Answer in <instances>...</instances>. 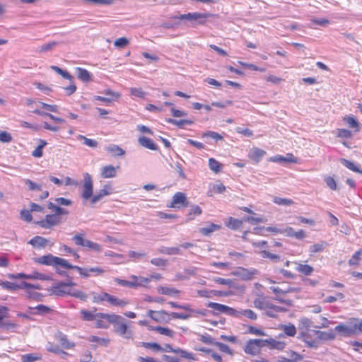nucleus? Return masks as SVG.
I'll use <instances>...</instances> for the list:
<instances>
[{"label": "nucleus", "mask_w": 362, "mask_h": 362, "mask_svg": "<svg viewBox=\"0 0 362 362\" xmlns=\"http://www.w3.org/2000/svg\"><path fill=\"white\" fill-rule=\"evenodd\" d=\"M211 16L213 15L210 13H187L173 16L172 19L175 21V23H164L162 26L166 29L173 28L175 26H178L180 24V21L186 20L190 22L192 27H196L197 25H204L206 23V19Z\"/></svg>", "instance_id": "1"}, {"label": "nucleus", "mask_w": 362, "mask_h": 362, "mask_svg": "<svg viewBox=\"0 0 362 362\" xmlns=\"http://www.w3.org/2000/svg\"><path fill=\"white\" fill-rule=\"evenodd\" d=\"M253 303L255 308L264 310V315L272 318H276L279 313L287 310L283 307L274 305L267 296L257 298L254 300Z\"/></svg>", "instance_id": "2"}, {"label": "nucleus", "mask_w": 362, "mask_h": 362, "mask_svg": "<svg viewBox=\"0 0 362 362\" xmlns=\"http://www.w3.org/2000/svg\"><path fill=\"white\" fill-rule=\"evenodd\" d=\"M72 240L76 245L86 247L93 252H100L103 249L100 244L85 239L83 233L76 234L73 236Z\"/></svg>", "instance_id": "3"}, {"label": "nucleus", "mask_w": 362, "mask_h": 362, "mask_svg": "<svg viewBox=\"0 0 362 362\" xmlns=\"http://www.w3.org/2000/svg\"><path fill=\"white\" fill-rule=\"evenodd\" d=\"M83 176V190L81 192V197L84 200H88L92 199L93 194V183L90 175L88 173H85Z\"/></svg>", "instance_id": "4"}, {"label": "nucleus", "mask_w": 362, "mask_h": 362, "mask_svg": "<svg viewBox=\"0 0 362 362\" xmlns=\"http://www.w3.org/2000/svg\"><path fill=\"white\" fill-rule=\"evenodd\" d=\"M262 347H264L263 339H250L247 341L244 347V351L247 354L256 356L259 353L260 349Z\"/></svg>", "instance_id": "5"}, {"label": "nucleus", "mask_w": 362, "mask_h": 362, "mask_svg": "<svg viewBox=\"0 0 362 362\" xmlns=\"http://www.w3.org/2000/svg\"><path fill=\"white\" fill-rule=\"evenodd\" d=\"M206 306L208 308H212L214 311L212 312L213 315H217V313L215 311H217L218 313H225L229 316L233 315H237L236 310L228 307L227 305L220 304L218 303H214V302H209L206 304Z\"/></svg>", "instance_id": "6"}, {"label": "nucleus", "mask_w": 362, "mask_h": 362, "mask_svg": "<svg viewBox=\"0 0 362 362\" xmlns=\"http://www.w3.org/2000/svg\"><path fill=\"white\" fill-rule=\"evenodd\" d=\"M8 278L11 279H40V280H49L50 279L49 276H48L47 274H41L38 272H34L31 274H24V273L11 274H8Z\"/></svg>", "instance_id": "7"}, {"label": "nucleus", "mask_w": 362, "mask_h": 362, "mask_svg": "<svg viewBox=\"0 0 362 362\" xmlns=\"http://www.w3.org/2000/svg\"><path fill=\"white\" fill-rule=\"evenodd\" d=\"M188 205L189 202L185 194L178 192L173 195L172 202L169 206L180 209L181 207H187Z\"/></svg>", "instance_id": "8"}, {"label": "nucleus", "mask_w": 362, "mask_h": 362, "mask_svg": "<svg viewBox=\"0 0 362 362\" xmlns=\"http://www.w3.org/2000/svg\"><path fill=\"white\" fill-rule=\"evenodd\" d=\"M59 218L54 214H47L45 219L36 222V224L43 228H51L52 226L60 223Z\"/></svg>", "instance_id": "9"}, {"label": "nucleus", "mask_w": 362, "mask_h": 362, "mask_svg": "<svg viewBox=\"0 0 362 362\" xmlns=\"http://www.w3.org/2000/svg\"><path fill=\"white\" fill-rule=\"evenodd\" d=\"M49 291L52 295L64 297L69 296L70 288H66L64 281H59L53 285Z\"/></svg>", "instance_id": "10"}, {"label": "nucleus", "mask_w": 362, "mask_h": 362, "mask_svg": "<svg viewBox=\"0 0 362 362\" xmlns=\"http://www.w3.org/2000/svg\"><path fill=\"white\" fill-rule=\"evenodd\" d=\"M334 330L340 333L341 335L344 337H351L352 335H355L353 318L351 319V321L348 325L341 323L335 327Z\"/></svg>", "instance_id": "11"}, {"label": "nucleus", "mask_w": 362, "mask_h": 362, "mask_svg": "<svg viewBox=\"0 0 362 362\" xmlns=\"http://www.w3.org/2000/svg\"><path fill=\"white\" fill-rule=\"evenodd\" d=\"M0 286L6 290L16 291L18 289L27 288L29 287H33L30 283L26 281H22L20 284H16L10 281H3L0 280Z\"/></svg>", "instance_id": "12"}, {"label": "nucleus", "mask_w": 362, "mask_h": 362, "mask_svg": "<svg viewBox=\"0 0 362 362\" xmlns=\"http://www.w3.org/2000/svg\"><path fill=\"white\" fill-rule=\"evenodd\" d=\"M163 351L167 352H173L175 353L179 357L189 359V360H194L196 361L197 358H196L192 353L187 352V351L177 349H174L170 345L168 344L166 345L165 348L163 349Z\"/></svg>", "instance_id": "13"}, {"label": "nucleus", "mask_w": 362, "mask_h": 362, "mask_svg": "<svg viewBox=\"0 0 362 362\" xmlns=\"http://www.w3.org/2000/svg\"><path fill=\"white\" fill-rule=\"evenodd\" d=\"M257 271L255 269H248L244 267H238L234 274L239 276L243 280H250L253 276L257 274Z\"/></svg>", "instance_id": "14"}, {"label": "nucleus", "mask_w": 362, "mask_h": 362, "mask_svg": "<svg viewBox=\"0 0 362 362\" xmlns=\"http://www.w3.org/2000/svg\"><path fill=\"white\" fill-rule=\"evenodd\" d=\"M112 192V188L110 185H105L103 189L97 192L92 197L90 202L92 204H95L99 202L105 196L110 195Z\"/></svg>", "instance_id": "15"}, {"label": "nucleus", "mask_w": 362, "mask_h": 362, "mask_svg": "<svg viewBox=\"0 0 362 362\" xmlns=\"http://www.w3.org/2000/svg\"><path fill=\"white\" fill-rule=\"evenodd\" d=\"M264 346L272 349L282 350L285 348L286 344L284 341L276 340L273 338L263 339Z\"/></svg>", "instance_id": "16"}, {"label": "nucleus", "mask_w": 362, "mask_h": 362, "mask_svg": "<svg viewBox=\"0 0 362 362\" xmlns=\"http://www.w3.org/2000/svg\"><path fill=\"white\" fill-rule=\"evenodd\" d=\"M31 285L33 287H29L27 288H24L26 291L27 298L33 299L35 300H40L42 295L38 292L35 291V289L40 290L42 288L39 284H33Z\"/></svg>", "instance_id": "17"}, {"label": "nucleus", "mask_w": 362, "mask_h": 362, "mask_svg": "<svg viewBox=\"0 0 362 362\" xmlns=\"http://www.w3.org/2000/svg\"><path fill=\"white\" fill-rule=\"evenodd\" d=\"M76 73L77 74L78 78L84 83L90 82L93 79L92 74H90L86 69L81 67H76Z\"/></svg>", "instance_id": "18"}, {"label": "nucleus", "mask_w": 362, "mask_h": 362, "mask_svg": "<svg viewBox=\"0 0 362 362\" xmlns=\"http://www.w3.org/2000/svg\"><path fill=\"white\" fill-rule=\"evenodd\" d=\"M106 298V301L108 302L110 305L118 306V307H124L127 305V302L123 299H119L117 297L110 295L109 293L104 295Z\"/></svg>", "instance_id": "19"}, {"label": "nucleus", "mask_w": 362, "mask_h": 362, "mask_svg": "<svg viewBox=\"0 0 362 362\" xmlns=\"http://www.w3.org/2000/svg\"><path fill=\"white\" fill-rule=\"evenodd\" d=\"M130 282L134 283L135 284L133 286H131V288H137L140 286H144L146 284L150 282V279L143 276H137L135 275H132L130 276Z\"/></svg>", "instance_id": "20"}, {"label": "nucleus", "mask_w": 362, "mask_h": 362, "mask_svg": "<svg viewBox=\"0 0 362 362\" xmlns=\"http://www.w3.org/2000/svg\"><path fill=\"white\" fill-rule=\"evenodd\" d=\"M138 142L141 146L148 149L154 151L158 149L157 145L153 141V140L144 136H140L138 139Z\"/></svg>", "instance_id": "21"}, {"label": "nucleus", "mask_w": 362, "mask_h": 362, "mask_svg": "<svg viewBox=\"0 0 362 362\" xmlns=\"http://www.w3.org/2000/svg\"><path fill=\"white\" fill-rule=\"evenodd\" d=\"M116 168L113 165H109L103 167L101 169V177L103 178H113L116 177L117 172H116Z\"/></svg>", "instance_id": "22"}, {"label": "nucleus", "mask_w": 362, "mask_h": 362, "mask_svg": "<svg viewBox=\"0 0 362 362\" xmlns=\"http://www.w3.org/2000/svg\"><path fill=\"white\" fill-rule=\"evenodd\" d=\"M47 243L48 240L41 236H35L28 242L29 244L37 248L45 247Z\"/></svg>", "instance_id": "23"}, {"label": "nucleus", "mask_w": 362, "mask_h": 362, "mask_svg": "<svg viewBox=\"0 0 362 362\" xmlns=\"http://www.w3.org/2000/svg\"><path fill=\"white\" fill-rule=\"evenodd\" d=\"M56 259V257L53 256L51 254L43 255L40 257L35 259V262L44 264V265H52L55 266L54 260Z\"/></svg>", "instance_id": "24"}, {"label": "nucleus", "mask_w": 362, "mask_h": 362, "mask_svg": "<svg viewBox=\"0 0 362 362\" xmlns=\"http://www.w3.org/2000/svg\"><path fill=\"white\" fill-rule=\"evenodd\" d=\"M236 313H237V315H233V317H235L237 318H240V317L242 315H243V316L246 317L247 318L252 320H256L257 318V314L253 310H252L250 309H245V310H236Z\"/></svg>", "instance_id": "25"}, {"label": "nucleus", "mask_w": 362, "mask_h": 362, "mask_svg": "<svg viewBox=\"0 0 362 362\" xmlns=\"http://www.w3.org/2000/svg\"><path fill=\"white\" fill-rule=\"evenodd\" d=\"M302 359V356L292 351L289 350L286 351V356L282 357V361L281 362H297V361H300Z\"/></svg>", "instance_id": "26"}, {"label": "nucleus", "mask_w": 362, "mask_h": 362, "mask_svg": "<svg viewBox=\"0 0 362 362\" xmlns=\"http://www.w3.org/2000/svg\"><path fill=\"white\" fill-rule=\"evenodd\" d=\"M158 252L160 254L173 255H180L181 250L178 247H165L161 246L158 248Z\"/></svg>", "instance_id": "27"}, {"label": "nucleus", "mask_w": 362, "mask_h": 362, "mask_svg": "<svg viewBox=\"0 0 362 362\" xmlns=\"http://www.w3.org/2000/svg\"><path fill=\"white\" fill-rule=\"evenodd\" d=\"M296 270L298 272H299L303 275H305V276L310 275L314 270L313 267L308 264H303L301 263H296Z\"/></svg>", "instance_id": "28"}, {"label": "nucleus", "mask_w": 362, "mask_h": 362, "mask_svg": "<svg viewBox=\"0 0 362 362\" xmlns=\"http://www.w3.org/2000/svg\"><path fill=\"white\" fill-rule=\"evenodd\" d=\"M339 161L344 166L350 170L362 174V170L354 162L344 158H340Z\"/></svg>", "instance_id": "29"}, {"label": "nucleus", "mask_w": 362, "mask_h": 362, "mask_svg": "<svg viewBox=\"0 0 362 362\" xmlns=\"http://www.w3.org/2000/svg\"><path fill=\"white\" fill-rule=\"evenodd\" d=\"M279 329L284 331V334L288 337H294L296 334V328L294 325L289 323L288 325H281Z\"/></svg>", "instance_id": "30"}, {"label": "nucleus", "mask_w": 362, "mask_h": 362, "mask_svg": "<svg viewBox=\"0 0 362 362\" xmlns=\"http://www.w3.org/2000/svg\"><path fill=\"white\" fill-rule=\"evenodd\" d=\"M117 332L126 339L132 338V333L127 330V326L124 323H120L116 328Z\"/></svg>", "instance_id": "31"}, {"label": "nucleus", "mask_w": 362, "mask_h": 362, "mask_svg": "<svg viewBox=\"0 0 362 362\" xmlns=\"http://www.w3.org/2000/svg\"><path fill=\"white\" fill-rule=\"evenodd\" d=\"M220 225L214 224V223H210L206 227L201 228L199 229V232L206 236L209 235L211 233L218 230L221 228Z\"/></svg>", "instance_id": "32"}, {"label": "nucleus", "mask_w": 362, "mask_h": 362, "mask_svg": "<svg viewBox=\"0 0 362 362\" xmlns=\"http://www.w3.org/2000/svg\"><path fill=\"white\" fill-rule=\"evenodd\" d=\"M107 151L111 153L115 157L122 156L125 154V151L115 144H110L107 147Z\"/></svg>", "instance_id": "33"}, {"label": "nucleus", "mask_w": 362, "mask_h": 362, "mask_svg": "<svg viewBox=\"0 0 362 362\" xmlns=\"http://www.w3.org/2000/svg\"><path fill=\"white\" fill-rule=\"evenodd\" d=\"M165 121L169 124L177 126L179 128H182L185 124L191 125L194 123V122L191 119L177 120L173 118H167L165 119Z\"/></svg>", "instance_id": "34"}, {"label": "nucleus", "mask_w": 362, "mask_h": 362, "mask_svg": "<svg viewBox=\"0 0 362 362\" xmlns=\"http://www.w3.org/2000/svg\"><path fill=\"white\" fill-rule=\"evenodd\" d=\"M265 153V151L261 148H254L250 153V157L256 162H259Z\"/></svg>", "instance_id": "35"}, {"label": "nucleus", "mask_w": 362, "mask_h": 362, "mask_svg": "<svg viewBox=\"0 0 362 362\" xmlns=\"http://www.w3.org/2000/svg\"><path fill=\"white\" fill-rule=\"evenodd\" d=\"M158 291L159 293L170 296H175L180 293L179 290L167 286H159L158 288Z\"/></svg>", "instance_id": "36"}, {"label": "nucleus", "mask_w": 362, "mask_h": 362, "mask_svg": "<svg viewBox=\"0 0 362 362\" xmlns=\"http://www.w3.org/2000/svg\"><path fill=\"white\" fill-rule=\"evenodd\" d=\"M47 206H48L49 209L54 211V214L57 216H59L60 215H64V214L66 215L69 214V211L66 209L62 208L59 206H57L52 202H49Z\"/></svg>", "instance_id": "37"}, {"label": "nucleus", "mask_w": 362, "mask_h": 362, "mask_svg": "<svg viewBox=\"0 0 362 362\" xmlns=\"http://www.w3.org/2000/svg\"><path fill=\"white\" fill-rule=\"evenodd\" d=\"M242 224L243 221L234 218L233 217H230L228 218V222L226 223L227 227H228L231 230H237L242 226Z\"/></svg>", "instance_id": "38"}, {"label": "nucleus", "mask_w": 362, "mask_h": 362, "mask_svg": "<svg viewBox=\"0 0 362 362\" xmlns=\"http://www.w3.org/2000/svg\"><path fill=\"white\" fill-rule=\"evenodd\" d=\"M28 308L30 310H32V309L36 310L37 312L33 313V314H35V315H45V314L50 313L52 310L50 308H49L47 305H42V304L38 305L34 308L29 307Z\"/></svg>", "instance_id": "39"}, {"label": "nucleus", "mask_w": 362, "mask_h": 362, "mask_svg": "<svg viewBox=\"0 0 362 362\" xmlns=\"http://www.w3.org/2000/svg\"><path fill=\"white\" fill-rule=\"evenodd\" d=\"M202 210L198 205H192L187 214V220H193L195 216L202 214Z\"/></svg>", "instance_id": "40"}, {"label": "nucleus", "mask_w": 362, "mask_h": 362, "mask_svg": "<svg viewBox=\"0 0 362 362\" xmlns=\"http://www.w3.org/2000/svg\"><path fill=\"white\" fill-rule=\"evenodd\" d=\"M41 359V355L37 354H25L21 356V362H34Z\"/></svg>", "instance_id": "41"}, {"label": "nucleus", "mask_w": 362, "mask_h": 362, "mask_svg": "<svg viewBox=\"0 0 362 362\" xmlns=\"http://www.w3.org/2000/svg\"><path fill=\"white\" fill-rule=\"evenodd\" d=\"M272 201L274 203L280 206H290L294 203L292 199L279 197H274Z\"/></svg>", "instance_id": "42"}, {"label": "nucleus", "mask_w": 362, "mask_h": 362, "mask_svg": "<svg viewBox=\"0 0 362 362\" xmlns=\"http://www.w3.org/2000/svg\"><path fill=\"white\" fill-rule=\"evenodd\" d=\"M59 338V342L64 348L71 349L74 346V343L69 341L66 334L60 333Z\"/></svg>", "instance_id": "43"}, {"label": "nucleus", "mask_w": 362, "mask_h": 362, "mask_svg": "<svg viewBox=\"0 0 362 362\" xmlns=\"http://www.w3.org/2000/svg\"><path fill=\"white\" fill-rule=\"evenodd\" d=\"M55 266H60L64 269H74L75 265H72L69 264L66 259L56 257V259L54 260Z\"/></svg>", "instance_id": "44"}, {"label": "nucleus", "mask_w": 362, "mask_h": 362, "mask_svg": "<svg viewBox=\"0 0 362 362\" xmlns=\"http://www.w3.org/2000/svg\"><path fill=\"white\" fill-rule=\"evenodd\" d=\"M209 166L210 170L215 173H218L221 171V165L215 158H211L209 159Z\"/></svg>", "instance_id": "45"}, {"label": "nucleus", "mask_w": 362, "mask_h": 362, "mask_svg": "<svg viewBox=\"0 0 362 362\" xmlns=\"http://www.w3.org/2000/svg\"><path fill=\"white\" fill-rule=\"evenodd\" d=\"M69 296L76 298H78L83 301H86L88 298V296L86 293H84L83 291H82L81 290H76V289H74V290L70 289Z\"/></svg>", "instance_id": "46"}, {"label": "nucleus", "mask_w": 362, "mask_h": 362, "mask_svg": "<svg viewBox=\"0 0 362 362\" xmlns=\"http://www.w3.org/2000/svg\"><path fill=\"white\" fill-rule=\"evenodd\" d=\"M52 69L55 71L57 74H60L64 78L72 81L74 77L66 71L62 69L57 66H52Z\"/></svg>", "instance_id": "47"}, {"label": "nucleus", "mask_w": 362, "mask_h": 362, "mask_svg": "<svg viewBox=\"0 0 362 362\" xmlns=\"http://www.w3.org/2000/svg\"><path fill=\"white\" fill-rule=\"evenodd\" d=\"M317 334L319 337L320 339L322 340H333L335 339L336 335L332 332H322V331H317Z\"/></svg>", "instance_id": "48"}, {"label": "nucleus", "mask_w": 362, "mask_h": 362, "mask_svg": "<svg viewBox=\"0 0 362 362\" xmlns=\"http://www.w3.org/2000/svg\"><path fill=\"white\" fill-rule=\"evenodd\" d=\"M77 139L78 140H82L83 141V144L86 145V146H88L89 147H91V148H95L98 146V142L95 141V140H93V139H88V138H86L85 136H83V135H78L77 136Z\"/></svg>", "instance_id": "49"}, {"label": "nucleus", "mask_w": 362, "mask_h": 362, "mask_svg": "<svg viewBox=\"0 0 362 362\" xmlns=\"http://www.w3.org/2000/svg\"><path fill=\"white\" fill-rule=\"evenodd\" d=\"M129 91L131 95L136 98H144L146 95V93L142 90L141 88H130Z\"/></svg>", "instance_id": "50"}, {"label": "nucleus", "mask_w": 362, "mask_h": 362, "mask_svg": "<svg viewBox=\"0 0 362 362\" xmlns=\"http://www.w3.org/2000/svg\"><path fill=\"white\" fill-rule=\"evenodd\" d=\"M260 255L263 258H269L271 260L277 262L280 261V256L278 255L272 254L267 250H262Z\"/></svg>", "instance_id": "51"}, {"label": "nucleus", "mask_w": 362, "mask_h": 362, "mask_svg": "<svg viewBox=\"0 0 362 362\" xmlns=\"http://www.w3.org/2000/svg\"><path fill=\"white\" fill-rule=\"evenodd\" d=\"M153 329L157 331L160 334L165 335V336H168L170 337H173L174 335V332L168 327H163L159 326V327H155Z\"/></svg>", "instance_id": "52"}, {"label": "nucleus", "mask_w": 362, "mask_h": 362, "mask_svg": "<svg viewBox=\"0 0 362 362\" xmlns=\"http://www.w3.org/2000/svg\"><path fill=\"white\" fill-rule=\"evenodd\" d=\"M210 137L216 141L222 140L223 136L217 132L212 131H207L206 132L202 133V138Z\"/></svg>", "instance_id": "53"}, {"label": "nucleus", "mask_w": 362, "mask_h": 362, "mask_svg": "<svg viewBox=\"0 0 362 362\" xmlns=\"http://www.w3.org/2000/svg\"><path fill=\"white\" fill-rule=\"evenodd\" d=\"M89 341H91V342H94V343H96L98 344H100L101 346H107L109 344V340L108 339H104V338H100L99 337H97V336H90L89 337Z\"/></svg>", "instance_id": "54"}, {"label": "nucleus", "mask_w": 362, "mask_h": 362, "mask_svg": "<svg viewBox=\"0 0 362 362\" xmlns=\"http://www.w3.org/2000/svg\"><path fill=\"white\" fill-rule=\"evenodd\" d=\"M80 313L83 320L85 321H93L95 320V314L90 311L83 309L81 310Z\"/></svg>", "instance_id": "55"}, {"label": "nucleus", "mask_w": 362, "mask_h": 362, "mask_svg": "<svg viewBox=\"0 0 362 362\" xmlns=\"http://www.w3.org/2000/svg\"><path fill=\"white\" fill-rule=\"evenodd\" d=\"M362 253V250L356 251L349 260V264L350 266H356L359 263L360 256Z\"/></svg>", "instance_id": "56"}, {"label": "nucleus", "mask_w": 362, "mask_h": 362, "mask_svg": "<svg viewBox=\"0 0 362 362\" xmlns=\"http://www.w3.org/2000/svg\"><path fill=\"white\" fill-rule=\"evenodd\" d=\"M25 185L28 187L29 190L31 191H40L42 189V186L37 183L33 182L32 180L27 179L25 180Z\"/></svg>", "instance_id": "57"}, {"label": "nucleus", "mask_w": 362, "mask_h": 362, "mask_svg": "<svg viewBox=\"0 0 362 362\" xmlns=\"http://www.w3.org/2000/svg\"><path fill=\"white\" fill-rule=\"evenodd\" d=\"M235 132L238 134H243V136H245L246 137H251V136H253V132L251 129H248V128L237 127L235 128Z\"/></svg>", "instance_id": "58"}, {"label": "nucleus", "mask_w": 362, "mask_h": 362, "mask_svg": "<svg viewBox=\"0 0 362 362\" xmlns=\"http://www.w3.org/2000/svg\"><path fill=\"white\" fill-rule=\"evenodd\" d=\"M18 327V325L12 322L11 321H4L2 320L1 322H0V328L6 329V330H11L13 329H15Z\"/></svg>", "instance_id": "59"}, {"label": "nucleus", "mask_w": 362, "mask_h": 362, "mask_svg": "<svg viewBox=\"0 0 362 362\" xmlns=\"http://www.w3.org/2000/svg\"><path fill=\"white\" fill-rule=\"evenodd\" d=\"M337 136L339 138L349 139L352 136V133L350 130L346 129H338Z\"/></svg>", "instance_id": "60"}, {"label": "nucleus", "mask_w": 362, "mask_h": 362, "mask_svg": "<svg viewBox=\"0 0 362 362\" xmlns=\"http://www.w3.org/2000/svg\"><path fill=\"white\" fill-rule=\"evenodd\" d=\"M141 346L146 349H152L153 351H156L163 350L161 346L155 342H141Z\"/></svg>", "instance_id": "61"}, {"label": "nucleus", "mask_w": 362, "mask_h": 362, "mask_svg": "<svg viewBox=\"0 0 362 362\" xmlns=\"http://www.w3.org/2000/svg\"><path fill=\"white\" fill-rule=\"evenodd\" d=\"M345 120L346 121V123L349 124L350 127L356 128L357 131H358L359 122L354 117L349 116L346 118H345Z\"/></svg>", "instance_id": "62"}, {"label": "nucleus", "mask_w": 362, "mask_h": 362, "mask_svg": "<svg viewBox=\"0 0 362 362\" xmlns=\"http://www.w3.org/2000/svg\"><path fill=\"white\" fill-rule=\"evenodd\" d=\"M151 263L156 267H165L168 264V261L163 258H153Z\"/></svg>", "instance_id": "63"}, {"label": "nucleus", "mask_w": 362, "mask_h": 362, "mask_svg": "<svg viewBox=\"0 0 362 362\" xmlns=\"http://www.w3.org/2000/svg\"><path fill=\"white\" fill-rule=\"evenodd\" d=\"M355 334L358 332L362 333V319L353 318Z\"/></svg>", "instance_id": "64"}]
</instances>
